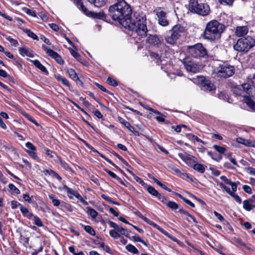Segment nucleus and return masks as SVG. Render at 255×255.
Instances as JSON below:
<instances>
[{"label": "nucleus", "mask_w": 255, "mask_h": 255, "mask_svg": "<svg viewBox=\"0 0 255 255\" xmlns=\"http://www.w3.org/2000/svg\"><path fill=\"white\" fill-rule=\"evenodd\" d=\"M123 26L134 32L141 38L146 36V18L145 15L142 13L134 12L133 16L128 20L123 22Z\"/></svg>", "instance_id": "1"}, {"label": "nucleus", "mask_w": 255, "mask_h": 255, "mask_svg": "<svg viewBox=\"0 0 255 255\" xmlns=\"http://www.w3.org/2000/svg\"><path fill=\"white\" fill-rule=\"evenodd\" d=\"M110 15L115 20H117L123 25L131 16V9L125 0H118L116 3L111 5L109 9Z\"/></svg>", "instance_id": "2"}, {"label": "nucleus", "mask_w": 255, "mask_h": 255, "mask_svg": "<svg viewBox=\"0 0 255 255\" xmlns=\"http://www.w3.org/2000/svg\"><path fill=\"white\" fill-rule=\"evenodd\" d=\"M225 29L224 24L216 20H212L207 23L202 34L203 37L210 41L218 40L220 38Z\"/></svg>", "instance_id": "3"}, {"label": "nucleus", "mask_w": 255, "mask_h": 255, "mask_svg": "<svg viewBox=\"0 0 255 255\" xmlns=\"http://www.w3.org/2000/svg\"><path fill=\"white\" fill-rule=\"evenodd\" d=\"M255 46V36H248L238 40L234 45V49L239 52H248Z\"/></svg>", "instance_id": "4"}, {"label": "nucleus", "mask_w": 255, "mask_h": 255, "mask_svg": "<svg viewBox=\"0 0 255 255\" xmlns=\"http://www.w3.org/2000/svg\"><path fill=\"white\" fill-rule=\"evenodd\" d=\"M215 75L220 78H228L235 73L234 67L227 62L220 63L214 70Z\"/></svg>", "instance_id": "5"}, {"label": "nucleus", "mask_w": 255, "mask_h": 255, "mask_svg": "<svg viewBox=\"0 0 255 255\" xmlns=\"http://www.w3.org/2000/svg\"><path fill=\"white\" fill-rule=\"evenodd\" d=\"M188 7L191 12L202 16L207 15L210 12L207 4L198 3L197 0H189Z\"/></svg>", "instance_id": "6"}, {"label": "nucleus", "mask_w": 255, "mask_h": 255, "mask_svg": "<svg viewBox=\"0 0 255 255\" xmlns=\"http://www.w3.org/2000/svg\"><path fill=\"white\" fill-rule=\"evenodd\" d=\"M184 28L180 25H174L169 31L170 35L165 37V41L167 43L173 45L176 43L177 40L181 37V34L184 32Z\"/></svg>", "instance_id": "7"}, {"label": "nucleus", "mask_w": 255, "mask_h": 255, "mask_svg": "<svg viewBox=\"0 0 255 255\" xmlns=\"http://www.w3.org/2000/svg\"><path fill=\"white\" fill-rule=\"evenodd\" d=\"M188 50L189 54L193 57L201 58L207 56V51L201 43H197L194 45L189 46Z\"/></svg>", "instance_id": "8"}, {"label": "nucleus", "mask_w": 255, "mask_h": 255, "mask_svg": "<svg viewBox=\"0 0 255 255\" xmlns=\"http://www.w3.org/2000/svg\"><path fill=\"white\" fill-rule=\"evenodd\" d=\"M183 63L186 70L188 72L196 73L199 71V66L188 58L184 59Z\"/></svg>", "instance_id": "9"}, {"label": "nucleus", "mask_w": 255, "mask_h": 255, "mask_svg": "<svg viewBox=\"0 0 255 255\" xmlns=\"http://www.w3.org/2000/svg\"><path fill=\"white\" fill-rule=\"evenodd\" d=\"M135 215H137L138 217H139L140 218L142 219L143 221H144L146 223L152 226V227H154L156 229H157L158 231L161 232L162 233H163L164 235H167V233H166V231H165L164 229H163L162 228H161L160 226L157 225L156 224H155L153 221H151L147 218L145 217L143 215H142V214L138 211H136L134 212Z\"/></svg>", "instance_id": "10"}, {"label": "nucleus", "mask_w": 255, "mask_h": 255, "mask_svg": "<svg viewBox=\"0 0 255 255\" xmlns=\"http://www.w3.org/2000/svg\"><path fill=\"white\" fill-rule=\"evenodd\" d=\"M80 6L82 11L89 16L99 19L105 17V14L103 12H94L89 11L82 3L81 4Z\"/></svg>", "instance_id": "11"}, {"label": "nucleus", "mask_w": 255, "mask_h": 255, "mask_svg": "<svg viewBox=\"0 0 255 255\" xmlns=\"http://www.w3.org/2000/svg\"><path fill=\"white\" fill-rule=\"evenodd\" d=\"M158 17V23L163 26H166L169 24V22L166 18V13L165 12L160 10L156 13Z\"/></svg>", "instance_id": "12"}, {"label": "nucleus", "mask_w": 255, "mask_h": 255, "mask_svg": "<svg viewBox=\"0 0 255 255\" xmlns=\"http://www.w3.org/2000/svg\"><path fill=\"white\" fill-rule=\"evenodd\" d=\"M147 42L149 44L156 47H159L162 44L160 38L156 35H149L147 39Z\"/></svg>", "instance_id": "13"}, {"label": "nucleus", "mask_w": 255, "mask_h": 255, "mask_svg": "<svg viewBox=\"0 0 255 255\" xmlns=\"http://www.w3.org/2000/svg\"><path fill=\"white\" fill-rule=\"evenodd\" d=\"M249 28L247 26H237L235 30V34L238 37L243 36L248 32Z\"/></svg>", "instance_id": "14"}, {"label": "nucleus", "mask_w": 255, "mask_h": 255, "mask_svg": "<svg viewBox=\"0 0 255 255\" xmlns=\"http://www.w3.org/2000/svg\"><path fill=\"white\" fill-rule=\"evenodd\" d=\"M237 141L247 146L255 147V141L254 140H249L244 139L242 137H238L237 138Z\"/></svg>", "instance_id": "15"}, {"label": "nucleus", "mask_w": 255, "mask_h": 255, "mask_svg": "<svg viewBox=\"0 0 255 255\" xmlns=\"http://www.w3.org/2000/svg\"><path fill=\"white\" fill-rule=\"evenodd\" d=\"M49 55L48 56L54 59L58 64L60 65H63L64 64L63 60L56 52L53 50L49 51Z\"/></svg>", "instance_id": "16"}, {"label": "nucleus", "mask_w": 255, "mask_h": 255, "mask_svg": "<svg viewBox=\"0 0 255 255\" xmlns=\"http://www.w3.org/2000/svg\"><path fill=\"white\" fill-rule=\"evenodd\" d=\"M31 62L33 63V64L37 68H38L40 70H41L42 72L46 74H48V72L46 68L41 64L40 61L38 60H31Z\"/></svg>", "instance_id": "17"}, {"label": "nucleus", "mask_w": 255, "mask_h": 255, "mask_svg": "<svg viewBox=\"0 0 255 255\" xmlns=\"http://www.w3.org/2000/svg\"><path fill=\"white\" fill-rule=\"evenodd\" d=\"M118 121L119 122H120L122 124L124 125V126L127 128L130 131L133 132L134 128L131 126L130 123L127 121H126L125 119H124L123 118L121 117H119L118 118Z\"/></svg>", "instance_id": "18"}, {"label": "nucleus", "mask_w": 255, "mask_h": 255, "mask_svg": "<svg viewBox=\"0 0 255 255\" xmlns=\"http://www.w3.org/2000/svg\"><path fill=\"white\" fill-rule=\"evenodd\" d=\"M19 52L22 56H27L29 57H34L33 53L26 48L20 47L19 48Z\"/></svg>", "instance_id": "19"}, {"label": "nucleus", "mask_w": 255, "mask_h": 255, "mask_svg": "<svg viewBox=\"0 0 255 255\" xmlns=\"http://www.w3.org/2000/svg\"><path fill=\"white\" fill-rule=\"evenodd\" d=\"M245 103L253 111L255 112V102L249 96L244 97Z\"/></svg>", "instance_id": "20"}, {"label": "nucleus", "mask_w": 255, "mask_h": 255, "mask_svg": "<svg viewBox=\"0 0 255 255\" xmlns=\"http://www.w3.org/2000/svg\"><path fill=\"white\" fill-rule=\"evenodd\" d=\"M254 203L252 199L246 200L243 201V208L246 211H250L253 209V205L252 204Z\"/></svg>", "instance_id": "21"}, {"label": "nucleus", "mask_w": 255, "mask_h": 255, "mask_svg": "<svg viewBox=\"0 0 255 255\" xmlns=\"http://www.w3.org/2000/svg\"><path fill=\"white\" fill-rule=\"evenodd\" d=\"M20 211L25 217L28 219H31L34 216L33 214L29 211V210L23 206H20Z\"/></svg>", "instance_id": "22"}, {"label": "nucleus", "mask_w": 255, "mask_h": 255, "mask_svg": "<svg viewBox=\"0 0 255 255\" xmlns=\"http://www.w3.org/2000/svg\"><path fill=\"white\" fill-rule=\"evenodd\" d=\"M202 85L205 90L211 91L215 89L214 85L208 80L203 81L202 83Z\"/></svg>", "instance_id": "23"}, {"label": "nucleus", "mask_w": 255, "mask_h": 255, "mask_svg": "<svg viewBox=\"0 0 255 255\" xmlns=\"http://www.w3.org/2000/svg\"><path fill=\"white\" fill-rule=\"evenodd\" d=\"M88 1L94 5L95 6L101 7L104 6L107 2V0H88Z\"/></svg>", "instance_id": "24"}, {"label": "nucleus", "mask_w": 255, "mask_h": 255, "mask_svg": "<svg viewBox=\"0 0 255 255\" xmlns=\"http://www.w3.org/2000/svg\"><path fill=\"white\" fill-rule=\"evenodd\" d=\"M86 212L88 215L90 216L92 218L95 219L98 216V212L90 206L86 208Z\"/></svg>", "instance_id": "25"}, {"label": "nucleus", "mask_w": 255, "mask_h": 255, "mask_svg": "<svg viewBox=\"0 0 255 255\" xmlns=\"http://www.w3.org/2000/svg\"><path fill=\"white\" fill-rule=\"evenodd\" d=\"M147 191L150 194L157 197V198L161 194L153 187L151 186H148L147 187Z\"/></svg>", "instance_id": "26"}, {"label": "nucleus", "mask_w": 255, "mask_h": 255, "mask_svg": "<svg viewBox=\"0 0 255 255\" xmlns=\"http://www.w3.org/2000/svg\"><path fill=\"white\" fill-rule=\"evenodd\" d=\"M56 162L60 163L61 165L63 167V168H64L65 170L67 171L72 170V169L70 167L68 163H66L65 161L62 160L61 157L57 156V160H56Z\"/></svg>", "instance_id": "27"}, {"label": "nucleus", "mask_w": 255, "mask_h": 255, "mask_svg": "<svg viewBox=\"0 0 255 255\" xmlns=\"http://www.w3.org/2000/svg\"><path fill=\"white\" fill-rule=\"evenodd\" d=\"M105 171L111 177H112L113 178H115V179H117L121 184L124 185V183L123 181V180H122V179L120 177H119V176H118L115 173H114L113 172H112V171H110V170H109L108 169H105Z\"/></svg>", "instance_id": "28"}, {"label": "nucleus", "mask_w": 255, "mask_h": 255, "mask_svg": "<svg viewBox=\"0 0 255 255\" xmlns=\"http://www.w3.org/2000/svg\"><path fill=\"white\" fill-rule=\"evenodd\" d=\"M81 226L82 227H83L84 230L87 233H88L91 236H95V235H96L95 231L92 227H91L90 226L84 225L83 224H82Z\"/></svg>", "instance_id": "29"}, {"label": "nucleus", "mask_w": 255, "mask_h": 255, "mask_svg": "<svg viewBox=\"0 0 255 255\" xmlns=\"http://www.w3.org/2000/svg\"><path fill=\"white\" fill-rule=\"evenodd\" d=\"M67 72L68 73L69 77L73 80L76 81L79 79L74 69L72 68L68 69H67Z\"/></svg>", "instance_id": "30"}, {"label": "nucleus", "mask_w": 255, "mask_h": 255, "mask_svg": "<svg viewBox=\"0 0 255 255\" xmlns=\"http://www.w3.org/2000/svg\"><path fill=\"white\" fill-rule=\"evenodd\" d=\"M23 31L24 32L26 33L27 35L29 37L32 38V39H33L34 40H38V38L37 36L35 33H34L33 32H32L30 29H28L27 28H24V29H23Z\"/></svg>", "instance_id": "31"}, {"label": "nucleus", "mask_w": 255, "mask_h": 255, "mask_svg": "<svg viewBox=\"0 0 255 255\" xmlns=\"http://www.w3.org/2000/svg\"><path fill=\"white\" fill-rule=\"evenodd\" d=\"M55 77H56V79L58 81H61L62 83V84L63 85H64L65 86H66L68 87H70V84H69L68 81L64 77H63L59 75L55 76Z\"/></svg>", "instance_id": "32"}, {"label": "nucleus", "mask_w": 255, "mask_h": 255, "mask_svg": "<svg viewBox=\"0 0 255 255\" xmlns=\"http://www.w3.org/2000/svg\"><path fill=\"white\" fill-rule=\"evenodd\" d=\"M167 207L172 210H176L179 208L178 204L172 201H169L167 203Z\"/></svg>", "instance_id": "33"}, {"label": "nucleus", "mask_w": 255, "mask_h": 255, "mask_svg": "<svg viewBox=\"0 0 255 255\" xmlns=\"http://www.w3.org/2000/svg\"><path fill=\"white\" fill-rule=\"evenodd\" d=\"M126 250L133 254H137L138 253V250L133 245L131 244L128 245L126 247Z\"/></svg>", "instance_id": "34"}, {"label": "nucleus", "mask_w": 255, "mask_h": 255, "mask_svg": "<svg viewBox=\"0 0 255 255\" xmlns=\"http://www.w3.org/2000/svg\"><path fill=\"white\" fill-rule=\"evenodd\" d=\"M194 158V156L188 154V155L186 156L185 159L184 160V161L187 164L191 166L195 162Z\"/></svg>", "instance_id": "35"}, {"label": "nucleus", "mask_w": 255, "mask_h": 255, "mask_svg": "<svg viewBox=\"0 0 255 255\" xmlns=\"http://www.w3.org/2000/svg\"><path fill=\"white\" fill-rule=\"evenodd\" d=\"M193 168L195 170L200 172V173H204L205 171V168L204 166L201 164H194L193 165Z\"/></svg>", "instance_id": "36"}, {"label": "nucleus", "mask_w": 255, "mask_h": 255, "mask_svg": "<svg viewBox=\"0 0 255 255\" xmlns=\"http://www.w3.org/2000/svg\"><path fill=\"white\" fill-rule=\"evenodd\" d=\"M128 238L130 239L133 240V241H134L135 242H140V243H142V244H143L145 246H147L146 243L143 240H142L138 235H136L133 236L132 237H130L129 236Z\"/></svg>", "instance_id": "37"}, {"label": "nucleus", "mask_w": 255, "mask_h": 255, "mask_svg": "<svg viewBox=\"0 0 255 255\" xmlns=\"http://www.w3.org/2000/svg\"><path fill=\"white\" fill-rule=\"evenodd\" d=\"M33 221L34 224L37 226L38 227H42L43 226V224L41 221V220L37 216H35L33 217Z\"/></svg>", "instance_id": "38"}, {"label": "nucleus", "mask_w": 255, "mask_h": 255, "mask_svg": "<svg viewBox=\"0 0 255 255\" xmlns=\"http://www.w3.org/2000/svg\"><path fill=\"white\" fill-rule=\"evenodd\" d=\"M208 154L210 155V156L213 160L219 162L222 159V156L221 155H218L216 153H213L211 152H209Z\"/></svg>", "instance_id": "39"}, {"label": "nucleus", "mask_w": 255, "mask_h": 255, "mask_svg": "<svg viewBox=\"0 0 255 255\" xmlns=\"http://www.w3.org/2000/svg\"><path fill=\"white\" fill-rule=\"evenodd\" d=\"M8 187L11 191L12 194H20V190L17 187H16L13 184H9Z\"/></svg>", "instance_id": "40"}, {"label": "nucleus", "mask_w": 255, "mask_h": 255, "mask_svg": "<svg viewBox=\"0 0 255 255\" xmlns=\"http://www.w3.org/2000/svg\"><path fill=\"white\" fill-rule=\"evenodd\" d=\"M117 231L119 232V234L120 233L127 237H129V232L122 227L119 226Z\"/></svg>", "instance_id": "41"}, {"label": "nucleus", "mask_w": 255, "mask_h": 255, "mask_svg": "<svg viewBox=\"0 0 255 255\" xmlns=\"http://www.w3.org/2000/svg\"><path fill=\"white\" fill-rule=\"evenodd\" d=\"M213 148L220 154H223L226 151V149L225 147L217 145H213Z\"/></svg>", "instance_id": "42"}, {"label": "nucleus", "mask_w": 255, "mask_h": 255, "mask_svg": "<svg viewBox=\"0 0 255 255\" xmlns=\"http://www.w3.org/2000/svg\"><path fill=\"white\" fill-rule=\"evenodd\" d=\"M25 146L27 147V150H26L27 153L29 151H36V147L31 142H27L25 143Z\"/></svg>", "instance_id": "43"}, {"label": "nucleus", "mask_w": 255, "mask_h": 255, "mask_svg": "<svg viewBox=\"0 0 255 255\" xmlns=\"http://www.w3.org/2000/svg\"><path fill=\"white\" fill-rule=\"evenodd\" d=\"M5 39L13 46L16 47L18 46V41L12 38L10 36H6Z\"/></svg>", "instance_id": "44"}, {"label": "nucleus", "mask_w": 255, "mask_h": 255, "mask_svg": "<svg viewBox=\"0 0 255 255\" xmlns=\"http://www.w3.org/2000/svg\"><path fill=\"white\" fill-rule=\"evenodd\" d=\"M110 235L115 239H118L120 238V234L119 233V232L115 230H112L110 231L109 232Z\"/></svg>", "instance_id": "45"}, {"label": "nucleus", "mask_w": 255, "mask_h": 255, "mask_svg": "<svg viewBox=\"0 0 255 255\" xmlns=\"http://www.w3.org/2000/svg\"><path fill=\"white\" fill-rule=\"evenodd\" d=\"M48 197L50 199V200H51L52 203H53L54 206L57 207L60 205V200L54 198V196L53 195H49Z\"/></svg>", "instance_id": "46"}, {"label": "nucleus", "mask_w": 255, "mask_h": 255, "mask_svg": "<svg viewBox=\"0 0 255 255\" xmlns=\"http://www.w3.org/2000/svg\"><path fill=\"white\" fill-rule=\"evenodd\" d=\"M107 82L108 84L114 87H116L118 85V83L117 82V81L115 79L112 78L111 77L108 78L107 80Z\"/></svg>", "instance_id": "47"}, {"label": "nucleus", "mask_w": 255, "mask_h": 255, "mask_svg": "<svg viewBox=\"0 0 255 255\" xmlns=\"http://www.w3.org/2000/svg\"><path fill=\"white\" fill-rule=\"evenodd\" d=\"M71 54L75 57L77 60L79 61L80 59V55L76 51H74L71 48H69Z\"/></svg>", "instance_id": "48"}, {"label": "nucleus", "mask_w": 255, "mask_h": 255, "mask_svg": "<svg viewBox=\"0 0 255 255\" xmlns=\"http://www.w3.org/2000/svg\"><path fill=\"white\" fill-rule=\"evenodd\" d=\"M20 206H23L21 204L19 203L17 201L13 200L11 201V207L12 209H15L17 208L18 206L20 209Z\"/></svg>", "instance_id": "49"}, {"label": "nucleus", "mask_w": 255, "mask_h": 255, "mask_svg": "<svg viewBox=\"0 0 255 255\" xmlns=\"http://www.w3.org/2000/svg\"><path fill=\"white\" fill-rule=\"evenodd\" d=\"M249 96L251 97H255V86L252 85L250 88V90L247 93Z\"/></svg>", "instance_id": "50"}, {"label": "nucleus", "mask_w": 255, "mask_h": 255, "mask_svg": "<svg viewBox=\"0 0 255 255\" xmlns=\"http://www.w3.org/2000/svg\"><path fill=\"white\" fill-rule=\"evenodd\" d=\"M242 88L244 91H245L247 93L250 90V88L252 87V84L251 83H245L242 84Z\"/></svg>", "instance_id": "51"}, {"label": "nucleus", "mask_w": 255, "mask_h": 255, "mask_svg": "<svg viewBox=\"0 0 255 255\" xmlns=\"http://www.w3.org/2000/svg\"><path fill=\"white\" fill-rule=\"evenodd\" d=\"M219 185L221 188L224 189L230 195L233 192H232V191L230 190V189L229 187H227L223 183H220Z\"/></svg>", "instance_id": "52"}, {"label": "nucleus", "mask_w": 255, "mask_h": 255, "mask_svg": "<svg viewBox=\"0 0 255 255\" xmlns=\"http://www.w3.org/2000/svg\"><path fill=\"white\" fill-rule=\"evenodd\" d=\"M171 169L172 170H173L176 173V174L177 175H178L180 177H181L182 176H188L186 173H182L181 172V171L176 167H172Z\"/></svg>", "instance_id": "53"}, {"label": "nucleus", "mask_w": 255, "mask_h": 255, "mask_svg": "<svg viewBox=\"0 0 255 255\" xmlns=\"http://www.w3.org/2000/svg\"><path fill=\"white\" fill-rule=\"evenodd\" d=\"M158 199L164 204H165L167 206V203L169 201H168L167 198L160 194V196L158 197Z\"/></svg>", "instance_id": "54"}, {"label": "nucleus", "mask_w": 255, "mask_h": 255, "mask_svg": "<svg viewBox=\"0 0 255 255\" xmlns=\"http://www.w3.org/2000/svg\"><path fill=\"white\" fill-rule=\"evenodd\" d=\"M232 197L234 198L235 200L239 204H241L242 202L241 198L237 194H235L233 192L230 195Z\"/></svg>", "instance_id": "55"}, {"label": "nucleus", "mask_w": 255, "mask_h": 255, "mask_svg": "<svg viewBox=\"0 0 255 255\" xmlns=\"http://www.w3.org/2000/svg\"><path fill=\"white\" fill-rule=\"evenodd\" d=\"M112 153L113 155H114L115 156H116L119 160H120L121 161H122L124 163H125L127 165L128 164V163L127 162V161L122 156H121L120 155L117 154L116 152L113 151L112 152Z\"/></svg>", "instance_id": "56"}, {"label": "nucleus", "mask_w": 255, "mask_h": 255, "mask_svg": "<svg viewBox=\"0 0 255 255\" xmlns=\"http://www.w3.org/2000/svg\"><path fill=\"white\" fill-rule=\"evenodd\" d=\"M24 11L27 14H28L29 15H31V16H33V17H36V16L35 12L33 10H32L31 9H30L26 8L25 10H24Z\"/></svg>", "instance_id": "57"}, {"label": "nucleus", "mask_w": 255, "mask_h": 255, "mask_svg": "<svg viewBox=\"0 0 255 255\" xmlns=\"http://www.w3.org/2000/svg\"><path fill=\"white\" fill-rule=\"evenodd\" d=\"M80 100L86 107L89 108L91 106V104L85 98L81 97Z\"/></svg>", "instance_id": "58"}, {"label": "nucleus", "mask_w": 255, "mask_h": 255, "mask_svg": "<svg viewBox=\"0 0 255 255\" xmlns=\"http://www.w3.org/2000/svg\"><path fill=\"white\" fill-rule=\"evenodd\" d=\"M133 178L138 183H139L140 184H141V185H144L145 183L142 180V179L141 178H140V177L134 175L133 176Z\"/></svg>", "instance_id": "59"}, {"label": "nucleus", "mask_w": 255, "mask_h": 255, "mask_svg": "<svg viewBox=\"0 0 255 255\" xmlns=\"http://www.w3.org/2000/svg\"><path fill=\"white\" fill-rule=\"evenodd\" d=\"M63 190H66L68 194H71L72 195L73 193H74V190L72 189L71 188L68 187L66 185H64L63 187Z\"/></svg>", "instance_id": "60"}, {"label": "nucleus", "mask_w": 255, "mask_h": 255, "mask_svg": "<svg viewBox=\"0 0 255 255\" xmlns=\"http://www.w3.org/2000/svg\"><path fill=\"white\" fill-rule=\"evenodd\" d=\"M229 185L231 186L232 192H233V193H234L237 191V185L235 182L231 181Z\"/></svg>", "instance_id": "61"}, {"label": "nucleus", "mask_w": 255, "mask_h": 255, "mask_svg": "<svg viewBox=\"0 0 255 255\" xmlns=\"http://www.w3.org/2000/svg\"><path fill=\"white\" fill-rule=\"evenodd\" d=\"M48 25L49 27L55 31H57L59 30V27L55 23H49Z\"/></svg>", "instance_id": "62"}, {"label": "nucleus", "mask_w": 255, "mask_h": 255, "mask_svg": "<svg viewBox=\"0 0 255 255\" xmlns=\"http://www.w3.org/2000/svg\"><path fill=\"white\" fill-rule=\"evenodd\" d=\"M243 189L244 190V191L246 192V193L249 194L252 193V189L249 186L245 185L243 186Z\"/></svg>", "instance_id": "63"}, {"label": "nucleus", "mask_w": 255, "mask_h": 255, "mask_svg": "<svg viewBox=\"0 0 255 255\" xmlns=\"http://www.w3.org/2000/svg\"><path fill=\"white\" fill-rule=\"evenodd\" d=\"M188 154L187 153L183 152L179 153L178 154V155L183 161H184L185 159L186 156L188 155Z\"/></svg>", "instance_id": "64"}]
</instances>
